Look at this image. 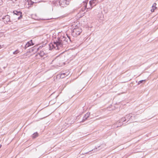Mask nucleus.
<instances>
[{
  "instance_id": "a211bd4d",
  "label": "nucleus",
  "mask_w": 158,
  "mask_h": 158,
  "mask_svg": "<svg viewBox=\"0 0 158 158\" xmlns=\"http://www.w3.org/2000/svg\"><path fill=\"white\" fill-rule=\"evenodd\" d=\"M145 81V80H142L139 81L138 83V84H139L140 83H142L143 81Z\"/></svg>"
},
{
  "instance_id": "9b49d317",
  "label": "nucleus",
  "mask_w": 158,
  "mask_h": 158,
  "mask_svg": "<svg viewBox=\"0 0 158 158\" xmlns=\"http://www.w3.org/2000/svg\"><path fill=\"white\" fill-rule=\"evenodd\" d=\"M126 120V119L125 118V117L122 118L121 119H120L116 123V124H117L118 123H120L121 122H125Z\"/></svg>"
},
{
  "instance_id": "f257e3e1",
  "label": "nucleus",
  "mask_w": 158,
  "mask_h": 158,
  "mask_svg": "<svg viewBox=\"0 0 158 158\" xmlns=\"http://www.w3.org/2000/svg\"><path fill=\"white\" fill-rule=\"evenodd\" d=\"M66 35L67 37L61 36L60 38L58 39V40L54 41L53 43H51L49 44V49L51 50L53 48L56 50L60 49L66 43L71 42L70 36L67 34H66Z\"/></svg>"
},
{
  "instance_id": "dca6fc26",
  "label": "nucleus",
  "mask_w": 158,
  "mask_h": 158,
  "mask_svg": "<svg viewBox=\"0 0 158 158\" xmlns=\"http://www.w3.org/2000/svg\"><path fill=\"white\" fill-rule=\"evenodd\" d=\"M19 52L18 50H16L13 52V54H17Z\"/></svg>"
},
{
  "instance_id": "4468645a",
  "label": "nucleus",
  "mask_w": 158,
  "mask_h": 158,
  "mask_svg": "<svg viewBox=\"0 0 158 158\" xmlns=\"http://www.w3.org/2000/svg\"><path fill=\"white\" fill-rule=\"evenodd\" d=\"M131 117V114L127 115L126 116L125 118L126 119H130V118Z\"/></svg>"
},
{
  "instance_id": "f8f14e48",
  "label": "nucleus",
  "mask_w": 158,
  "mask_h": 158,
  "mask_svg": "<svg viewBox=\"0 0 158 158\" xmlns=\"http://www.w3.org/2000/svg\"><path fill=\"white\" fill-rule=\"evenodd\" d=\"M38 136V133L37 132L34 133L32 135V137L33 138H35Z\"/></svg>"
},
{
  "instance_id": "5701e85b",
  "label": "nucleus",
  "mask_w": 158,
  "mask_h": 158,
  "mask_svg": "<svg viewBox=\"0 0 158 158\" xmlns=\"http://www.w3.org/2000/svg\"><path fill=\"white\" fill-rule=\"evenodd\" d=\"M118 127V126H116L115 127Z\"/></svg>"
},
{
  "instance_id": "1a4fd4ad",
  "label": "nucleus",
  "mask_w": 158,
  "mask_h": 158,
  "mask_svg": "<svg viewBox=\"0 0 158 158\" xmlns=\"http://www.w3.org/2000/svg\"><path fill=\"white\" fill-rule=\"evenodd\" d=\"M90 115L89 113H87L85 115L83 119V120L84 121L87 119V118L89 117Z\"/></svg>"
},
{
  "instance_id": "20e7f679",
  "label": "nucleus",
  "mask_w": 158,
  "mask_h": 158,
  "mask_svg": "<svg viewBox=\"0 0 158 158\" xmlns=\"http://www.w3.org/2000/svg\"><path fill=\"white\" fill-rule=\"evenodd\" d=\"M98 2V0H91L89 2L90 7L87 8V9H91L93 7L96 6Z\"/></svg>"
},
{
  "instance_id": "b1692460",
  "label": "nucleus",
  "mask_w": 158,
  "mask_h": 158,
  "mask_svg": "<svg viewBox=\"0 0 158 158\" xmlns=\"http://www.w3.org/2000/svg\"><path fill=\"white\" fill-rule=\"evenodd\" d=\"M52 94H51L50 96H52Z\"/></svg>"
},
{
  "instance_id": "4be33fe9",
  "label": "nucleus",
  "mask_w": 158,
  "mask_h": 158,
  "mask_svg": "<svg viewBox=\"0 0 158 158\" xmlns=\"http://www.w3.org/2000/svg\"><path fill=\"white\" fill-rule=\"evenodd\" d=\"M39 49L38 48H37V51Z\"/></svg>"
},
{
  "instance_id": "2eb2a0df",
  "label": "nucleus",
  "mask_w": 158,
  "mask_h": 158,
  "mask_svg": "<svg viewBox=\"0 0 158 158\" xmlns=\"http://www.w3.org/2000/svg\"><path fill=\"white\" fill-rule=\"evenodd\" d=\"M28 4L30 5H32L34 3L31 0H28Z\"/></svg>"
},
{
  "instance_id": "7ed1b4c3",
  "label": "nucleus",
  "mask_w": 158,
  "mask_h": 158,
  "mask_svg": "<svg viewBox=\"0 0 158 158\" xmlns=\"http://www.w3.org/2000/svg\"><path fill=\"white\" fill-rule=\"evenodd\" d=\"M69 0H59V5L61 7H65L69 4Z\"/></svg>"
},
{
  "instance_id": "ddd939ff",
  "label": "nucleus",
  "mask_w": 158,
  "mask_h": 158,
  "mask_svg": "<svg viewBox=\"0 0 158 158\" xmlns=\"http://www.w3.org/2000/svg\"><path fill=\"white\" fill-rule=\"evenodd\" d=\"M44 52L43 51H41L39 53V55L41 57L43 56L44 55Z\"/></svg>"
},
{
  "instance_id": "423d86ee",
  "label": "nucleus",
  "mask_w": 158,
  "mask_h": 158,
  "mask_svg": "<svg viewBox=\"0 0 158 158\" xmlns=\"http://www.w3.org/2000/svg\"><path fill=\"white\" fill-rule=\"evenodd\" d=\"M14 14L16 15H19V16L18 18V19H19L22 18V13L19 11L15 10L13 11Z\"/></svg>"
},
{
  "instance_id": "f3484780",
  "label": "nucleus",
  "mask_w": 158,
  "mask_h": 158,
  "mask_svg": "<svg viewBox=\"0 0 158 158\" xmlns=\"http://www.w3.org/2000/svg\"><path fill=\"white\" fill-rule=\"evenodd\" d=\"M55 102V100H54V101H51L49 102V104L51 105L53 103H54Z\"/></svg>"
},
{
  "instance_id": "f03ea898",
  "label": "nucleus",
  "mask_w": 158,
  "mask_h": 158,
  "mask_svg": "<svg viewBox=\"0 0 158 158\" xmlns=\"http://www.w3.org/2000/svg\"><path fill=\"white\" fill-rule=\"evenodd\" d=\"M77 22H74L71 25L72 27V35L73 37H77L82 32L81 28L77 25Z\"/></svg>"
},
{
  "instance_id": "39448f33",
  "label": "nucleus",
  "mask_w": 158,
  "mask_h": 158,
  "mask_svg": "<svg viewBox=\"0 0 158 158\" xmlns=\"http://www.w3.org/2000/svg\"><path fill=\"white\" fill-rule=\"evenodd\" d=\"M2 19L4 23L6 24L10 21V16L8 15L4 16L2 18Z\"/></svg>"
},
{
  "instance_id": "6e6552de",
  "label": "nucleus",
  "mask_w": 158,
  "mask_h": 158,
  "mask_svg": "<svg viewBox=\"0 0 158 158\" xmlns=\"http://www.w3.org/2000/svg\"><path fill=\"white\" fill-rule=\"evenodd\" d=\"M34 44H33L32 40H31L30 41L27 42L25 46V49H26L27 48L30 46L33 45Z\"/></svg>"
},
{
  "instance_id": "412c9836",
  "label": "nucleus",
  "mask_w": 158,
  "mask_h": 158,
  "mask_svg": "<svg viewBox=\"0 0 158 158\" xmlns=\"http://www.w3.org/2000/svg\"><path fill=\"white\" fill-rule=\"evenodd\" d=\"M2 48L1 46L0 45V49Z\"/></svg>"
},
{
  "instance_id": "aec40b11",
  "label": "nucleus",
  "mask_w": 158,
  "mask_h": 158,
  "mask_svg": "<svg viewBox=\"0 0 158 158\" xmlns=\"http://www.w3.org/2000/svg\"><path fill=\"white\" fill-rule=\"evenodd\" d=\"M2 145H0V148H1V147H2Z\"/></svg>"
},
{
  "instance_id": "9d476101",
  "label": "nucleus",
  "mask_w": 158,
  "mask_h": 158,
  "mask_svg": "<svg viewBox=\"0 0 158 158\" xmlns=\"http://www.w3.org/2000/svg\"><path fill=\"white\" fill-rule=\"evenodd\" d=\"M156 3H153L152 6V9H151V12H154V10L156 8Z\"/></svg>"
},
{
  "instance_id": "0eeeda50",
  "label": "nucleus",
  "mask_w": 158,
  "mask_h": 158,
  "mask_svg": "<svg viewBox=\"0 0 158 158\" xmlns=\"http://www.w3.org/2000/svg\"><path fill=\"white\" fill-rule=\"evenodd\" d=\"M69 74L68 73H62L59 74L57 76L58 77H60V78H63L67 76Z\"/></svg>"
},
{
  "instance_id": "6ab92c4d",
  "label": "nucleus",
  "mask_w": 158,
  "mask_h": 158,
  "mask_svg": "<svg viewBox=\"0 0 158 158\" xmlns=\"http://www.w3.org/2000/svg\"><path fill=\"white\" fill-rule=\"evenodd\" d=\"M84 6H85V8H87V5H86V4H85L84 5Z\"/></svg>"
}]
</instances>
